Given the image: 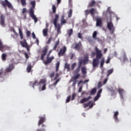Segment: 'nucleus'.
<instances>
[{"mask_svg": "<svg viewBox=\"0 0 131 131\" xmlns=\"http://www.w3.org/2000/svg\"><path fill=\"white\" fill-rule=\"evenodd\" d=\"M20 44L23 48H26V49H27V51L28 53L30 52V48H31V46L28 45V43L26 41V39H24L23 41H20Z\"/></svg>", "mask_w": 131, "mask_h": 131, "instance_id": "nucleus-5", "label": "nucleus"}, {"mask_svg": "<svg viewBox=\"0 0 131 131\" xmlns=\"http://www.w3.org/2000/svg\"><path fill=\"white\" fill-rule=\"evenodd\" d=\"M2 59L3 61H6L7 60V54L5 53L2 54Z\"/></svg>", "mask_w": 131, "mask_h": 131, "instance_id": "nucleus-34", "label": "nucleus"}, {"mask_svg": "<svg viewBox=\"0 0 131 131\" xmlns=\"http://www.w3.org/2000/svg\"><path fill=\"white\" fill-rule=\"evenodd\" d=\"M69 8L72 7V0H69Z\"/></svg>", "mask_w": 131, "mask_h": 131, "instance_id": "nucleus-49", "label": "nucleus"}, {"mask_svg": "<svg viewBox=\"0 0 131 131\" xmlns=\"http://www.w3.org/2000/svg\"><path fill=\"white\" fill-rule=\"evenodd\" d=\"M27 12V10L26 8H23L22 13L25 14V13H26Z\"/></svg>", "mask_w": 131, "mask_h": 131, "instance_id": "nucleus-63", "label": "nucleus"}, {"mask_svg": "<svg viewBox=\"0 0 131 131\" xmlns=\"http://www.w3.org/2000/svg\"><path fill=\"white\" fill-rule=\"evenodd\" d=\"M79 76H80V74H77L75 77H74V79H78V78H79Z\"/></svg>", "mask_w": 131, "mask_h": 131, "instance_id": "nucleus-54", "label": "nucleus"}, {"mask_svg": "<svg viewBox=\"0 0 131 131\" xmlns=\"http://www.w3.org/2000/svg\"><path fill=\"white\" fill-rule=\"evenodd\" d=\"M96 93H97V89L94 88L91 90L90 95H95Z\"/></svg>", "mask_w": 131, "mask_h": 131, "instance_id": "nucleus-29", "label": "nucleus"}, {"mask_svg": "<svg viewBox=\"0 0 131 131\" xmlns=\"http://www.w3.org/2000/svg\"><path fill=\"white\" fill-rule=\"evenodd\" d=\"M26 34H27V37H29V36H30V35L31 34V32H30V31H27Z\"/></svg>", "mask_w": 131, "mask_h": 131, "instance_id": "nucleus-52", "label": "nucleus"}, {"mask_svg": "<svg viewBox=\"0 0 131 131\" xmlns=\"http://www.w3.org/2000/svg\"><path fill=\"white\" fill-rule=\"evenodd\" d=\"M56 6L55 5H53L52 6V13H53V14H56Z\"/></svg>", "mask_w": 131, "mask_h": 131, "instance_id": "nucleus-39", "label": "nucleus"}, {"mask_svg": "<svg viewBox=\"0 0 131 131\" xmlns=\"http://www.w3.org/2000/svg\"><path fill=\"white\" fill-rule=\"evenodd\" d=\"M78 38H80V39H82V34L81 33L79 32L78 33Z\"/></svg>", "mask_w": 131, "mask_h": 131, "instance_id": "nucleus-46", "label": "nucleus"}, {"mask_svg": "<svg viewBox=\"0 0 131 131\" xmlns=\"http://www.w3.org/2000/svg\"><path fill=\"white\" fill-rule=\"evenodd\" d=\"M60 80H61V79L60 78L57 79L56 80V81L52 85H53L54 86H56V85H57V84L58 83V82H59V81H60Z\"/></svg>", "mask_w": 131, "mask_h": 131, "instance_id": "nucleus-38", "label": "nucleus"}, {"mask_svg": "<svg viewBox=\"0 0 131 131\" xmlns=\"http://www.w3.org/2000/svg\"><path fill=\"white\" fill-rule=\"evenodd\" d=\"M102 19L98 18L96 19V26L102 27Z\"/></svg>", "mask_w": 131, "mask_h": 131, "instance_id": "nucleus-15", "label": "nucleus"}, {"mask_svg": "<svg viewBox=\"0 0 131 131\" xmlns=\"http://www.w3.org/2000/svg\"><path fill=\"white\" fill-rule=\"evenodd\" d=\"M48 28L44 29L42 30L43 35L44 36H48Z\"/></svg>", "mask_w": 131, "mask_h": 131, "instance_id": "nucleus-28", "label": "nucleus"}, {"mask_svg": "<svg viewBox=\"0 0 131 131\" xmlns=\"http://www.w3.org/2000/svg\"><path fill=\"white\" fill-rule=\"evenodd\" d=\"M92 99V97L89 96L88 98H83V99H81L80 103L81 104H83V103H84L85 102H88V101H89V100H91Z\"/></svg>", "mask_w": 131, "mask_h": 131, "instance_id": "nucleus-18", "label": "nucleus"}, {"mask_svg": "<svg viewBox=\"0 0 131 131\" xmlns=\"http://www.w3.org/2000/svg\"><path fill=\"white\" fill-rule=\"evenodd\" d=\"M32 69V67L31 66V64H28L27 68V71L28 73H29L31 72Z\"/></svg>", "mask_w": 131, "mask_h": 131, "instance_id": "nucleus-24", "label": "nucleus"}, {"mask_svg": "<svg viewBox=\"0 0 131 131\" xmlns=\"http://www.w3.org/2000/svg\"><path fill=\"white\" fill-rule=\"evenodd\" d=\"M76 66V63H74L72 65V70H74V69L75 68V66Z\"/></svg>", "mask_w": 131, "mask_h": 131, "instance_id": "nucleus-60", "label": "nucleus"}, {"mask_svg": "<svg viewBox=\"0 0 131 131\" xmlns=\"http://www.w3.org/2000/svg\"><path fill=\"white\" fill-rule=\"evenodd\" d=\"M24 55H25L26 60H28V59H29V56H28V54H27V53L25 52Z\"/></svg>", "mask_w": 131, "mask_h": 131, "instance_id": "nucleus-48", "label": "nucleus"}, {"mask_svg": "<svg viewBox=\"0 0 131 131\" xmlns=\"http://www.w3.org/2000/svg\"><path fill=\"white\" fill-rule=\"evenodd\" d=\"M104 63H105V58L103 57L100 61V68L104 66Z\"/></svg>", "mask_w": 131, "mask_h": 131, "instance_id": "nucleus-27", "label": "nucleus"}, {"mask_svg": "<svg viewBox=\"0 0 131 131\" xmlns=\"http://www.w3.org/2000/svg\"><path fill=\"white\" fill-rule=\"evenodd\" d=\"M58 20H59V15L56 14L55 15V18L53 20V24L55 27L57 29V32L59 33L60 32V30H61V26L60 24H57Z\"/></svg>", "mask_w": 131, "mask_h": 131, "instance_id": "nucleus-4", "label": "nucleus"}, {"mask_svg": "<svg viewBox=\"0 0 131 131\" xmlns=\"http://www.w3.org/2000/svg\"><path fill=\"white\" fill-rule=\"evenodd\" d=\"M98 34V32H97V31H95L93 34H92V37L94 39H95V40L96 39H97L98 38H97V35Z\"/></svg>", "mask_w": 131, "mask_h": 131, "instance_id": "nucleus-21", "label": "nucleus"}, {"mask_svg": "<svg viewBox=\"0 0 131 131\" xmlns=\"http://www.w3.org/2000/svg\"><path fill=\"white\" fill-rule=\"evenodd\" d=\"M82 62H83L82 60H80L79 62V65H78V67H81V65H82Z\"/></svg>", "mask_w": 131, "mask_h": 131, "instance_id": "nucleus-57", "label": "nucleus"}, {"mask_svg": "<svg viewBox=\"0 0 131 131\" xmlns=\"http://www.w3.org/2000/svg\"><path fill=\"white\" fill-rule=\"evenodd\" d=\"M112 73H113V69L108 70L107 71V76H109V75H110V74H112Z\"/></svg>", "mask_w": 131, "mask_h": 131, "instance_id": "nucleus-37", "label": "nucleus"}, {"mask_svg": "<svg viewBox=\"0 0 131 131\" xmlns=\"http://www.w3.org/2000/svg\"><path fill=\"white\" fill-rule=\"evenodd\" d=\"M92 104V101H90L89 102L85 103L83 104L84 108H87V107H89L90 105Z\"/></svg>", "mask_w": 131, "mask_h": 131, "instance_id": "nucleus-35", "label": "nucleus"}, {"mask_svg": "<svg viewBox=\"0 0 131 131\" xmlns=\"http://www.w3.org/2000/svg\"><path fill=\"white\" fill-rule=\"evenodd\" d=\"M38 118H39V120L38 122V126H40V124H42V123L46 122V115H43L42 117H39Z\"/></svg>", "mask_w": 131, "mask_h": 131, "instance_id": "nucleus-9", "label": "nucleus"}, {"mask_svg": "<svg viewBox=\"0 0 131 131\" xmlns=\"http://www.w3.org/2000/svg\"><path fill=\"white\" fill-rule=\"evenodd\" d=\"M31 5L32 7L30 8L29 11L30 16L34 20L35 23H36V22H37V18H36V16L34 15V10H33V9L35 8V1L31 2Z\"/></svg>", "mask_w": 131, "mask_h": 131, "instance_id": "nucleus-3", "label": "nucleus"}, {"mask_svg": "<svg viewBox=\"0 0 131 131\" xmlns=\"http://www.w3.org/2000/svg\"><path fill=\"white\" fill-rule=\"evenodd\" d=\"M88 62H89V57H85L84 59L83 60V63L84 65H85V64H86V63H88Z\"/></svg>", "mask_w": 131, "mask_h": 131, "instance_id": "nucleus-36", "label": "nucleus"}, {"mask_svg": "<svg viewBox=\"0 0 131 131\" xmlns=\"http://www.w3.org/2000/svg\"><path fill=\"white\" fill-rule=\"evenodd\" d=\"M102 89L99 90L98 92H97V96H99L100 97H101V94L102 93Z\"/></svg>", "mask_w": 131, "mask_h": 131, "instance_id": "nucleus-50", "label": "nucleus"}, {"mask_svg": "<svg viewBox=\"0 0 131 131\" xmlns=\"http://www.w3.org/2000/svg\"><path fill=\"white\" fill-rule=\"evenodd\" d=\"M66 23V20L64 19V15H62L61 17V25L65 24Z\"/></svg>", "mask_w": 131, "mask_h": 131, "instance_id": "nucleus-31", "label": "nucleus"}, {"mask_svg": "<svg viewBox=\"0 0 131 131\" xmlns=\"http://www.w3.org/2000/svg\"><path fill=\"white\" fill-rule=\"evenodd\" d=\"M82 46V45L81 44V41H79L78 43L76 44L74 49L75 50H80Z\"/></svg>", "mask_w": 131, "mask_h": 131, "instance_id": "nucleus-16", "label": "nucleus"}, {"mask_svg": "<svg viewBox=\"0 0 131 131\" xmlns=\"http://www.w3.org/2000/svg\"><path fill=\"white\" fill-rule=\"evenodd\" d=\"M55 76V72H52L51 74H49V77L51 78L54 77Z\"/></svg>", "mask_w": 131, "mask_h": 131, "instance_id": "nucleus-45", "label": "nucleus"}, {"mask_svg": "<svg viewBox=\"0 0 131 131\" xmlns=\"http://www.w3.org/2000/svg\"><path fill=\"white\" fill-rule=\"evenodd\" d=\"M95 6H96V1L93 0L91 2L89 3L88 8H93V7H95Z\"/></svg>", "mask_w": 131, "mask_h": 131, "instance_id": "nucleus-19", "label": "nucleus"}, {"mask_svg": "<svg viewBox=\"0 0 131 131\" xmlns=\"http://www.w3.org/2000/svg\"><path fill=\"white\" fill-rule=\"evenodd\" d=\"M95 51L96 52V58L93 59L92 65L93 68H98L100 60L103 57V53H102V51L99 50L97 47H95Z\"/></svg>", "mask_w": 131, "mask_h": 131, "instance_id": "nucleus-1", "label": "nucleus"}, {"mask_svg": "<svg viewBox=\"0 0 131 131\" xmlns=\"http://www.w3.org/2000/svg\"><path fill=\"white\" fill-rule=\"evenodd\" d=\"M86 68L84 67L81 68V72L82 74H85L86 73Z\"/></svg>", "mask_w": 131, "mask_h": 131, "instance_id": "nucleus-33", "label": "nucleus"}, {"mask_svg": "<svg viewBox=\"0 0 131 131\" xmlns=\"http://www.w3.org/2000/svg\"><path fill=\"white\" fill-rule=\"evenodd\" d=\"M59 42L60 41H59V40L56 41L54 47H53V51H56V50H57V47L59 46Z\"/></svg>", "mask_w": 131, "mask_h": 131, "instance_id": "nucleus-26", "label": "nucleus"}, {"mask_svg": "<svg viewBox=\"0 0 131 131\" xmlns=\"http://www.w3.org/2000/svg\"><path fill=\"white\" fill-rule=\"evenodd\" d=\"M1 19V24L2 27H5L6 25H5V21L6 20V16L5 14H2L0 16Z\"/></svg>", "mask_w": 131, "mask_h": 131, "instance_id": "nucleus-11", "label": "nucleus"}, {"mask_svg": "<svg viewBox=\"0 0 131 131\" xmlns=\"http://www.w3.org/2000/svg\"><path fill=\"white\" fill-rule=\"evenodd\" d=\"M22 6H26V0H20Z\"/></svg>", "mask_w": 131, "mask_h": 131, "instance_id": "nucleus-42", "label": "nucleus"}, {"mask_svg": "<svg viewBox=\"0 0 131 131\" xmlns=\"http://www.w3.org/2000/svg\"><path fill=\"white\" fill-rule=\"evenodd\" d=\"M53 50L52 49L49 51V53L47 55V58H49V57H50V55H51V53H52V52H53Z\"/></svg>", "mask_w": 131, "mask_h": 131, "instance_id": "nucleus-55", "label": "nucleus"}, {"mask_svg": "<svg viewBox=\"0 0 131 131\" xmlns=\"http://www.w3.org/2000/svg\"><path fill=\"white\" fill-rule=\"evenodd\" d=\"M80 71V67H78L77 69L75 70V73H78Z\"/></svg>", "mask_w": 131, "mask_h": 131, "instance_id": "nucleus-44", "label": "nucleus"}, {"mask_svg": "<svg viewBox=\"0 0 131 131\" xmlns=\"http://www.w3.org/2000/svg\"><path fill=\"white\" fill-rule=\"evenodd\" d=\"M36 131H46V129L42 128V129H37Z\"/></svg>", "mask_w": 131, "mask_h": 131, "instance_id": "nucleus-64", "label": "nucleus"}, {"mask_svg": "<svg viewBox=\"0 0 131 131\" xmlns=\"http://www.w3.org/2000/svg\"><path fill=\"white\" fill-rule=\"evenodd\" d=\"M1 5L3 6V8H4L5 10H7V6L9 9H12L13 8L12 4H11V3L8 2V0L2 1Z\"/></svg>", "mask_w": 131, "mask_h": 131, "instance_id": "nucleus-6", "label": "nucleus"}, {"mask_svg": "<svg viewBox=\"0 0 131 131\" xmlns=\"http://www.w3.org/2000/svg\"><path fill=\"white\" fill-rule=\"evenodd\" d=\"M46 85H47V84H44L42 86V88H41V91H45L46 90Z\"/></svg>", "mask_w": 131, "mask_h": 131, "instance_id": "nucleus-58", "label": "nucleus"}, {"mask_svg": "<svg viewBox=\"0 0 131 131\" xmlns=\"http://www.w3.org/2000/svg\"><path fill=\"white\" fill-rule=\"evenodd\" d=\"M11 50V47L2 45L0 46V51L1 52H5V51H10Z\"/></svg>", "mask_w": 131, "mask_h": 131, "instance_id": "nucleus-10", "label": "nucleus"}, {"mask_svg": "<svg viewBox=\"0 0 131 131\" xmlns=\"http://www.w3.org/2000/svg\"><path fill=\"white\" fill-rule=\"evenodd\" d=\"M110 92L111 93L112 96H114V95H115V90H114V89L110 90Z\"/></svg>", "mask_w": 131, "mask_h": 131, "instance_id": "nucleus-47", "label": "nucleus"}, {"mask_svg": "<svg viewBox=\"0 0 131 131\" xmlns=\"http://www.w3.org/2000/svg\"><path fill=\"white\" fill-rule=\"evenodd\" d=\"M70 99H71V96H69L67 97V100H66V103H68L70 102Z\"/></svg>", "mask_w": 131, "mask_h": 131, "instance_id": "nucleus-53", "label": "nucleus"}, {"mask_svg": "<svg viewBox=\"0 0 131 131\" xmlns=\"http://www.w3.org/2000/svg\"><path fill=\"white\" fill-rule=\"evenodd\" d=\"M67 33L69 35V37H70L71 35H72L73 33V30L72 29H70L67 30Z\"/></svg>", "mask_w": 131, "mask_h": 131, "instance_id": "nucleus-22", "label": "nucleus"}, {"mask_svg": "<svg viewBox=\"0 0 131 131\" xmlns=\"http://www.w3.org/2000/svg\"><path fill=\"white\" fill-rule=\"evenodd\" d=\"M37 82H38L37 80H35V81H34V83L32 81H30V85H32V87L33 88V89H34V86H35V84H36V83H37Z\"/></svg>", "mask_w": 131, "mask_h": 131, "instance_id": "nucleus-25", "label": "nucleus"}, {"mask_svg": "<svg viewBox=\"0 0 131 131\" xmlns=\"http://www.w3.org/2000/svg\"><path fill=\"white\" fill-rule=\"evenodd\" d=\"M100 96L99 95H96V97L94 98V102H96V101H98V100H99V99L100 98Z\"/></svg>", "mask_w": 131, "mask_h": 131, "instance_id": "nucleus-43", "label": "nucleus"}, {"mask_svg": "<svg viewBox=\"0 0 131 131\" xmlns=\"http://www.w3.org/2000/svg\"><path fill=\"white\" fill-rule=\"evenodd\" d=\"M52 40H53V37H49L48 41H47L48 45H50V43H51Z\"/></svg>", "mask_w": 131, "mask_h": 131, "instance_id": "nucleus-41", "label": "nucleus"}, {"mask_svg": "<svg viewBox=\"0 0 131 131\" xmlns=\"http://www.w3.org/2000/svg\"><path fill=\"white\" fill-rule=\"evenodd\" d=\"M59 77V73H56L55 77L54 79V80H56V79H57V78H58Z\"/></svg>", "mask_w": 131, "mask_h": 131, "instance_id": "nucleus-62", "label": "nucleus"}, {"mask_svg": "<svg viewBox=\"0 0 131 131\" xmlns=\"http://www.w3.org/2000/svg\"><path fill=\"white\" fill-rule=\"evenodd\" d=\"M19 36L20 38V39H23L24 37H23V33L22 32V31L21 30V29H19Z\"/></svg>", "mask_w": 131, "mask_h": 131, "instance_id": "nucleus-32", "label": "nucleus"}, {"mask_svg": "<svg viewBox=\"0 0 131 131\" xmlns=\"http://www.w3.org/2000/svg\"><path fill=\"white\" fill-rule=\"evenodd\" d=\"M14 68L15 66L12 63L9 64L8 67L6 69V71L10 73L14 70Z\"/></svg>", "mask_w": 131, "mask_h": 131, "instance_id": "nucleus-12", "label": "nucleus"}, {"mask_svg": "<svg viewBox=\"0 0 131 131\" xmlns=\"http://www.w3.org/2000/svg\"><path fill=\"white\" fill-rule=\"evenodd\" d=\"M128 62H129L128 58L126 57V55L124 54L123 56V63H128Z\"/></svg>", "mask_w": 131, "mask_h": 131, "instance_id": "nucleus-20", "label": "nucleus"}, {"mask_svg": "<svg viewBox=\"0 0 131 131\" xmlns=\"http://www.w3.org/2000/svg\"><path fill=\"white\" fill-rule=\"evenodd\" d=\"M49 50V46H46L43 48L41 51V54L40 57V60L43 61V63L45 64V65H48V64H50V63L52 62V61L54 59H55V57L54 56H52L51 57L47 56V60L45 61V56L46 55H47V53H48V51Z\"/></svg>", "mask_w": 131, "mask_h": 131, "instance_id": "nucleus-2", "label": "nucleus"}, {"mask_svg": "<svg viewBox=\"0 0 131 131\" xmlns=\"http://www.w3.org/2000/svg\"><path fill=\"white\" fill-rule=\"evenodd\" d=\"M119 114V113H118V111H116L114 114V119L116 122H119V120L118 119V115Z\"/></svg>", "mask_w": 131, "mask_h": 131, "instance_id": "nucleus-14", "label": "nucleus"}, {"mask_svg": "<svg viewBox=\"0 0 131 131\" xmlns=\"http://www.w3.org/2000/svg\"><path fill=\"white\" fill-rule=\"evenodd\" d=\"M36 42L37 43V46H39V40H38V38H36Z\"/></svg>", "mask_w": 131, "mask_h": 131, "instance_id": "nucleus-61", "label": "nucleus"}, {"mask_svg": "<svg viewBox=\"0 0 131 131\" xmlns=\"http://www.w3.org/2000/svg\"><path fill=\"white\" fill-rule=\"evenodd\" d=\"M46 82H47V81L45 79H41L38 82V85H39L40 83H46Z\"/></svg>", "mask_w": 131, "mask_h": 131, "instance_id": "nucleus-40", "label": "nucleus"}, {"mask_svg": "<svg viewBox=\"0 0 131 131\" xmlns=\"http://www.w3.org/2000/svg\"><path fill=\"white\" fill-rule=\"evenodd\" d=\"M118 92L121 97V98H122L123 99V95H124V93H125V91L123 89H119L118 90Z\"/></svg>", "mask_w": 131, "mask_h": 131, "instance_id": "nucleus-17", "label": "nucleus"}, {"mask_svg": "<svg viewBox=\"0 0 131 131\" xmlns=\"http://www.w3.org/2000/svg\"><path fill=\"white\" fill-rule=\"evenodd\" d=\"M32 36L33 39H35V38H36V36H35V34H34V32H33L32 33Z\"/></svg>", "mask_w": 131, "mask_h": 131, "instance_id": "nucleus-56", "label": "nucleus"}, {"mask_svg": "<svg viewBox=\"0 0 131 131\" xmlns=\"http://www.w3.org/2000/svg\"><path fill=\"white\" fill-rule=\"evenodd\" d=\"M95 55H96V53H95V52H92L91 53L92 58H94V57H95Z\"/></svg>", "mask_w": 131, "mask_h": 131, "instance_id": "nucleus-59", "label": "nucleus"}, {"mask_svg": "<svg viewBox=\"0 0 131 131\" xmlns=\"http://www.w3.org/2000/svg\"><path fill=\"white\" fill-rule=\"evenodd\" d=\"M85 13L84 15L85 17H88L89 16V14H91V15H94L97 13V11H96V9L95 8H91L90 10L87 9L84 11Z\"/></svg>", "mask_w": 131, "mask_h": 131, "instance_id": "nucleus-7", "label": "nucleus"}, {"mask_svg": "<svg viewBox=\"0 0 131 131\" xmlns=\"http://www.w3.org/2000/svg\"><path fill=\"white\" fill-rule=\"evenodd\" d=\"M59 67H60V61H58L56 64V72L59 71Z\"/></svg>", "mask_w": 131, "mask_h": 131, "instance_id": "nucleus-30", "label": "nucleus"}, {"mask_svg": "<svg viewBox=\"0 0 131 131\" xmlns=\"http://www.w3.org/2000/svg\"><path fill=\"white\" fill-rule=\"evenodd\" d=\"M107 26L108 29L111 31V34H113L115 31V27H114V25H113L112 22L107 23Z\"/></svg>", "mask_w": 131, "mask_h": 131, "instance_id": "nucleus-8", "label": "nucleus"}, {"mask_svg": "<svg viewBox=\"0 0 131 131\" xmlns=\"http://www.w3.org/2000/svg\"><path fill=\"white\" fill-rule=\"evenodd\" d=\"M76 97V94L75 93H73L72 95V98H71V101H73L74 100V98Z\"/></svg>", "mask_w": 131, "mask_h": 131, "instance_id": "nucleus-51", "label": "nucleus"}, {"mask_svg": "<svg viewBox=\"0 0 131 131\" xmlns=\"http://www.w3.org/2000/svg\"><path fill=\"white\" fill-rule=\"evenodd\" d=\"M66 52V46H64L62 48H61L58 52V55L59 57L63 56Z\"/></svg>", "mask_w": 131, "mask_h": 131, "instance_id": "nucleus-13", "label": "nucleus"}, {"mask_svg": "<svg viewBox=\"0 0 131 131\" xmlns=\"http://www.w3.org/2000/svg\"><path fill=\"white\" fill-rule=\"evenodd\" d=\"M72 12H73L72 9H70L69 11L68 12V18H71V17H72Z\"/></svg>", "mask_w": 131, "mask_h": 131, "instance_id": "nucleus-23", "label": "nucleus"}]
</instances>
